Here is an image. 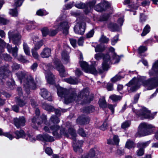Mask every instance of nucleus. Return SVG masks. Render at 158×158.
Segmentation results:
<instances>
[{
    "mask_svg": "<svg viewBox=\"0 0 158 158\" xmlns=\"http://www.w3.org/2000/svg\"><path fill=\"white\" fill-rule=\"evenodd\" d=\"M99 104L100 107L102 108H105L107 107L106 101L104 98L100 99Z\"/></svg>",
    "mask_w": 158,
    "mask_h": 158,
    "instance_id": "obj_41",
    "label": "nucleus"
},
{
    "mask_svg": "<svg viewBox=\"0 0 158 158\" xmlns=\"http://www.w3.org/2000/svg\"><path fill=\"white\" fill-rule=\"evenodd\" d=\"M115 75L114 77L111 79V81L113 82H115L117 81H119L121 79L123 78L119 74V73Z\"/></svg>",
    "mask_w": 158,
    "mask_h": 158,
    "instance_id": "obj_49",
    "label": "nucleus"
},
{
    "mask_svg": "<svg viewBox=\"0 0 158 158\" xmlns=\"http://www.w3.org/2000/svg\"><path fill=\"white\" fill-rule=\"evenodd\" d=\"M94 107L92 106H90L85 107L84 109V111L87 113H90L94 112Z\"/></svg>",
    "mask_w": 158,
    "mask_h": 158,
    "instance_id": "obj_46",
    "label": "nucleus"
},
{
    "mask_svg": "<svg viewBox=\"0 0 158 158\" xmlns=\"http://www.w3.org/2000/svg\"><path fill=\"white\" fill-rule=\"evenodd\" d=\"M94 9L98 12H102L104 10V7L103 6L102 3H100L94 7Z\"/></svg>",
    "mask_w": 158,
    "mask_h": 158,
    "instance_id": "obj_36",
    "label": "nucleus"
},
{
    "mask_svg": "<svg viewBox=\"0 0 158 158\" xmlns=\"http://www.w3.org/2000/svg\"><path fill=\"white\" fill-rule=\"evenodd\" d=\"M45 125L44 127V131L50 133L52 131L53 135L57 138H60L62 135H64L67 138L72 139L73 140V146L74 151L81 153L82 152L83 150L81 148L83 141L82 140H77L75 138L77 135L75 131L72 127L69 128L68 132H67L64 128H60L58 125L50 126L49 123H45Z\"/></svg>",
    "mask_w": 158,
    "mask_h": 158,
    "instance_id": "obj_2",
    "label": "nucleus"
},
{
    "mask_svg": "<svg viewBox=\"0 0 158 158\" xmlns=\"http://www.w3.org/2000/svg\"><path fill=\"white\" fill-rule=\"evenodd\" d=\"M36 139L43 142H52L54 140L53 137L46 134L38 135L36 136Z\"/></svg>",
    "mask_w": 158,
    "mask_h": 158,
    "instance_id": "obj_20",
    "label": "nucleus"
},
{
    "mask_svg": "<svg viewBox=\"0 0 158 158\" xmlns=\"http://www.w3.org/2000/svg\"><path fill=\"white\" fill-rule=\"evenodd\" d=\"M122 97L120 96H117L115 94H113L110 97V98L114 102L118 101L122 99Z\"/></svg>",
    "mask_w": 158,
    "mask_h": 158,
    "instance_id": "obj_44",
    "label": "nucleus"
},
{
    "mask_svg": "<svg viewBox=\"0 0 158 158\" xmlns=\"http://www.w3.org/2000/svg\"><path fill=\"white\" fill-rule=\"evenodd\" d=\"M85 23L84 22H80L76 24L74 27V30L76 34L83 35L85 30Z\"/></svg>",
    "mask_w": 158,
    "mask_h": 158,
    "instance_id": "obj_15",
    "label": "nucleus"
},
{
    "mask_svg": "<svg viewBox=\"0 0 158 158\" xmlns=\"http://www.w3.org/2000/svg\"><path fill=\"white\" fill-rule=\"evenodd\" d=\"M149 74L150 76L158 77V60L153 63L152 69L149 71Z\"/></svg>",
    "mask_w": 158,
    "mask_h": 158,
    "instance_id": "obj_21",
    "label": "nucleus"
},
{
    "mask_svg": "<svg viewBox=\"0 0 158 158\" xmlns=\"http://www.w3.org/2000/svg\"><path fill=\"white\" fill-rule=\"evenodd\" d=\"M23 48L24 52L26 55L29 56L30 55V52L29 48L27 43L24 42L23 44Z\"/></svg>",
    "mask_w": 158,
    "mask_h": 158,
    "instance_id": "obj_42",
    "label": "nucleus"
},
{
    "mask_svg": "<svg viewBox=\"0 0 158 158\" xmlns=\"http://www.w3.org/2000/svg\"><path fill=\"white\" fill-rule=\"evenodd\" d=\"M108 26L113 31H117L118 29V26L116 23H110L109 24Z\"/></svg>",
    "mask_w": 158,
    "mask_h": 158,
    "instance_id": "obj_39",
    "label": "nucleus"
},
{
    "mask_svg": "<svg viewBox=\"0 0 158 158\" xmlns=\"http://www.w3.org/2000/svg\"><path fill=\"white\" fill-rule=\"evenodd\" d=\"M150 26L148 24H147L143 29V32L141 34V36H145L150 32Z\"/></svg>",
    "mask_w": 158,
    "mask_h": 158,
    "instance_id": "obj_32",
    "label": "nucleus"
},
{
    "mask_svg": "<svg viewBox=\"0 0 158 158\" xmlns=\"http://www.w3.org/2000/svg\"><path fill=\"white\" fill-rule=\"evenodd\" d=\"M123 4L124 5L129 4L128 7L131 8L130 10L126 9V10L132 11L134 15L136 14V12L134 11V10H137L138 9V4L137 3H133L132 0H124Z\"/></svg>",
    "mask_w": 158,
    "mask_h": 158,
    "instance_id": "obj_18",
    "label": "nucleus"
},
{
    "mask_svg": "<svg viewBox=\"0 0 158 158\" xmlns=\"http://www.w3.org/2000/svg\"><path fill=\"white\" fill-rule=\"evenodd\" d=\"M13 121L15 125L17 128H19L25 125L26 120L24 117L21 116L14 118Z\"/></svg>",
    "mask_w": 158,
    "mask_h": 158,
    "instance_id": "obj_19",
    "label": "nucleus"
},
{
    "mask_svg": "<svg viewBox=\"0 0 158 158\" xmlns=\"http://www.w3.org/2000/svg\"><path fill=\"white\" fill-rule=\"evenodd\" d=\"M102 57L103 60L102 63L103 69H98V73H102L104 70H107L109 68L111 62L110 56L107 54L105 55L101 53H99L96 54L94 56L95 59L97 60L100 59Z\"/></svg>",
    "mask_w": 158,
    "mask_h": 158,
    "instance_id": "obj_4",
    "label": "nucleus"
},
{
    "mask_svg": "<svg viewBox=\"0 0 158 158\" xmlns=\"http://www.w3.org/2000/svg\"><path fill=\"white\" fill-rule=\"evenodd\" d=\"M156 114V112L151 113L150 111L146 107L139 106V117L141 119H152L154 118Z\"/></svg>",
    "mask_w": 158,
    "mask_h": 158,
    "instance_id": "obj_7",
    "label": "nucleus"
},
{
    "mask_svg": "<svg viewBox=\"0 0 158 158\" xmlns=\"http://www.w3.org/2000/svg\"><path fill=\"white\" fill-rule=\"evenodd\" d=\"M144 84L148 90L152 89L158 86V79L156 77L150 78L145 81Z\"/></svg>",
    "mask_w": 158,
    "mask_h": 158,
    "instance_id": "obj_13",
    "label": "nucleus"
},
{
    "mask_svg": "<svg viewBox=\"0 0 158 158\" xmlns=\"http://www.w3.org/2000/svg\"><path fill=\"white\" fill-rule=\"evenodd\" d=\"M49 122H52L53 123H58L60 122L59 118L56 116L52 115L51 116L49 120Z\"/></svg>",
    "mask_w": 158,
    "mask_h": 158,
    "instance_id": "obj_35",
    "label": "nucleus"
},
{
    "mask_svg": "<svg viewBox=\"0 0 158 158\" xmlns=\"http://www.w3.org/2000/svg\"><path fill=\"white\" fill-rule=\"evenodd\" d=\"M42 107L44 109L49 112H52L54 110V108L52 106L45 102L42 103Z\"/></svg>",
    "mask_w": 158,
    "mask_h": 158,
    "instance_id": "obj_33",
    "label": "nucleus"
},
{
    "mask_svg": "<svg viewBox=\"0 0 158 158\" xmlns=\"http://www.w3.org/2000/svg\"><path fill=\"white\" fill-rule=\"evenodd\" d=\"M14 133L15 135V138L17 139L20 138H24L26 137L24 131L22 130L20 131H16Z\"/></svg>",
    "mask_w": 158,
    "mask_h": 158,
    "instance_id": "obj_29",
    "label": "nucleus"
},
{
    "mask_svg": "<svg viewBox=\"0 0 158 158\" xmlns=\"http://www.w3.org/2000/svg\"><path fill=\"white\" fill-rule=\"evenodd\" d=\"M48 14V13L46 11L43 9H40L36 12L37 15L40 16L46 15Z\"/></svg>",
    "mask_w": 158,
    "mask_h": 158,
    "instance_id": "obj_48",
    "label": "nucleus"
},
{
    "mask_svg": "<svg viewBox=\"0 0 158 158\" xmlns=\"http://www.w3.org/2000/svg\"><path fill=\"white\" fill-rule=\"evenodd\" d=\"M6 43L0 38V57H1V53L3 52V48L6 45Z\"/></svg>",
    "mask_w": 158,
    "mask_h": 158,
    "instance_id": "obj_45",
    "label": "nucleus"
},
{
    "mask_svg": "<svg viewBox=\"0 0 158 158\" xmlns=\"http://www.w3.org/2000/svg\"><path fill=\"white\" fill-rule=\"evenodd\" d=\"M95 51L96 52H102L104 50V48L100 45H98L95 47Z\"/></svg>",
    "mask_w": 158,
    "mask_h": 158,
    "instance_id": "obj_59",
    "label": "nucleus"
},
{
    "mask_svg": "<svg viewBox=\"0 0 158 158\" xmlns=\"http://www.w3.org/2000/svg\"><path fill=\"white\" fill-rule=\"evenodd\" d=\"M109 51L113 53V61H112V63H113L114 64L118 63L119 61L120 58L119 56L117 55L114 52V49L113 47H111L109 48Z\"/></svg>",
    "mask_w": 158,
    "mask_h": 158,
    "instance_id": "obj_27",
    "label": "nucleus"
},
{
    "mask_svg": "<svg viewBox=\"0 0 158 158\" xmlns=\"http://www.w3.org/2000/svg\"><path fill=\"white\" fill-rule=\"evenodd\" d=\"M57 89L58 95L61 98H64V102L66 104L75 101L78 104H83L89 103L93 99V95H89V92L87 88L81 91L77 96L74 89L68 90L59 87Z\"/></svg>",
    "mask_w": 158,
    "mask_h": 158,
    "instance_id": "obj_1",
    "label": "nucleus"
},
{
    "mask_svg": "<svg viewBox=\"0 0 158 158\" xmlns=\"http://www.w3.org/2000/svg\"><path fill=\"white\" fill-rule=\"evenodd\" d=\"M43 67L45 71V77L48 82L50 84H53L55 82V78L54 75L49 71L51 68V64H47L44 63Z\"/></svg>",
    "mask_w": 158,
    "mask_h": 158,
    "instance_id": "obj_8",
    "label": "nucleus"
},
{
    "mask_svg": "<svg viewBox=\"0 0 158 158\" xmlns=\"http://www.w3.org/2000/svg\"><path fill=\"white\" fill-rule=\"evenodd\" d=\"M43 36L45 37L49 34V29L47 27H44L41 29Z\"/></svg>",
    "mask_w": 158,
    "mask_h": 158,
    "instance_id": "obj_47",
    "label": "nucleus"
},
{
    "mask_svg": "<svg viewBox=\"0 0 158 158\" xmlns=\"http://www.w3.org/2000/svg\"><path fill=\"white\" fill-rule=\"evenodd\" d=\"M3 135L7 137L10 140H12L14 138V136L9 132H6L3 134Z\"/></svg>",
    "mask_w": 158,
    "mask_h": 158,
    "instance_id": "obj_64",
    "label": "nucleus"
},
{
    "mask_svg": "<svg viewBox=\"0 0 158 158\" xmlns=\"http://www.w3.org/2000/svg\"><path fill=\"white\" fill-rule=\"evenodd\" d=\"M96 2V1L95 0H93L91 2L87 3L86 4L85 9L84 10L85 13L87 14L93 10Z\"/></svg>",
    "mask_w": 158,
    "mask_h": 158,
    "instance_id": "obj_23",
    "label": "nucleus"
},
{
    "mask_svg": "<svg viewBox=\"0 0 158 158\" xmlns=\"http://www.w3.org/2000/svg\"><path fill=\"white\" fill-rule=\"evenodd\" d=\"M80 64L81 67L85 72L94 75H96L98 73V72L94 66L92 65L89 67L87 63L84 61H80Z\"/></svg>",
    "mask_w": 158,
    "mask_h": 158,
    "instance_id": "obj_12",
    "label": "nucleus"
},
{
    "mask_svg": "<svg viewBox=\"0 0 158 158\" xmlns=\"http://www.w3.org/2000/svg\"><path fill=\"white\" fill-rule=\"evenodd\" d=\"M35 113L36 116H34L31 119V126L34 129L36 130L38 127H41L43 121H38L39 118V116L40 114V111L39 109H36Z\"/></svg>",
    "mask_w": 158,
    "mask_h": 158,
    "instance_id": "obj_10",
    "label": "nucleus"
},
{
    "mask_svg": "<svg viewBox=\"0 0 158 158\" xmlns=\"http://www.w3.org/2000/svg\"><path fill=\"white\" fill-rule=\"evenodd\" d=\"M26 137L25 138H24L26 139L27 140H29L32 142H34L36 140L35 137H33V135H32L28 134H26Z\"/></svg>",
    "mask_w": 158,
    "mask_h": 158,
    "instance_id": "obj_50",
    "label": "nucleus"
},
{
    "mask_svg": "<svg viewBox=\"0 0 158 158\" xmlns=\"http://www.w3.org/2000/svg\"><path fill=\"white\" fill-rule=\"evenodd\" d=\"M54 65L53 67L56 68V69L59 72L61 77H64L65 69L64 66L61 63L59 59H56L54 60Z\"/></svg>",
    "mask_w": 158,
    "mask_h": 158,
    "instance_id": "obj_16",
    "label": "nucleus"
},
{
    "mask_svg": "<svg viewBox=\"0 0 158 158\" xmlns=\"http://www.w3.org/2000/svg\"><path fill=\"white\" fill-rule=\"evenodd\" d=\"M18 50V48L17 46H15L14 48H13L10 53H11L13 56L15 58L17 56Z\"/></svg>",
    "mask_w": 158,
    "mask_h": 158,
    "instance_id": "obj_52",
    "label": "nucleus"
},
{
    "mask_svg": "<svg viewBox=\"0 0 158 158\" xmlns=\"http://www.w3.org/2000/svg\"><path fill=\"white\" fill-rule=\"evenodd\" d=\"M131 124V123L130 121H126L122 123L121 125V127L123 129H125L129 127Z\"/></svg>",
    "mask_w": 158,
    "mask_h": 158,
    "instance_id": "obj_53",
    "label": "nucleus"
},
{
    "mask_svg": "<svg viewBox=\"0 0 158 158\" xmlns=\"http://www.w3.org/2000/svg\"><path fill=\"white\" fill-rule=\"evenodd\" d=\"M135 146V144L134 142L131 140H128L126 142L125 145V147L129 149L134 148Z\"/></svg>",
    "mask_w": 158,
    "mask_h": 158,
    "instance_id": "obj_37",
    "label": "nucleus"
},
{
    "mask_svg": "<svg viewBox=\"0 0 158 158\" xmlns=\"http://www.w3.org/2000/svg\"><path fill=\"white\" fill-rule=\"evenodd\" d=\"M40 94L45 99H47L49 101H52V97L49 96L48 92L46 89L44 88L41 89Z\"/></svg>",
    "mask_w": 158,
    "mask_h": 158,
    "instance_id": "obj_24",
    "label": "nucleus"
},
{
    "mask_svg": "<svg viewBox=\"0 0 158 158\" xmlns=\"http://www.w3.org/2000/svg\"><path fill=\"white\" fill-rule=\"evenodd\" d=\"M14 6L16 7L21 6L24 0H14Z\"/></svg>",
    "mask_w": 158,
    "mask_h": 158,
    "instance_id": "obj_57",
    "label": "nucleus"
},
{
    "mask_svg": "<svg viewBox=\"0 0 158 158\" xmlns=\"http://www.w3.org/2000/svg\"><path fill=\"white\" fill-rule=\"evenodd\" d=\"M15 101L16 104L20 107L24 106L27 103V101L25 99H22L21 97H16Z\"/></svg>",
    "mask_w": 158,
    "mask_h": 158,
    "instance_id": "obj_31",
    "label": "nucleus"
},
{
    "mask_svg": "<svg viewBox=\"0 0 158 158\" xmlns=\"http://www.w3.org/2000/svg\"><path fill=\"white\" fill-rule=\"evenodd\" d=\"M140 5L143 7L148 6L150 4V2L149 0H139Z\"/></svg>",
    "mask_w": 158,
    "mask_h": 158,
    "instance_id": "obj_38",
    "label": "nucleus"
},
{
    "mask_svg": "<svg viewBox=\"0 0 158 158\" xmlns=\"http://www.w3.org/2000/svg\"><path fill=\"white\" fill-rule=\"evenodd\" d=\"M59 31L56 28V30L51 29H49V35L51 36H53L56 35Z\"/></svg>",
    "mask_w": 158,
    "mask_h": 158,
    "instance_id": "obj_58",
    "label": "nucleus"
},
{
    "mask_svg": "<svg viewBox=\"0 0 158 158\" xmlns=\"http://www.w3.org/2000/svg\"><path fill=\"white\" fill-rule=\"evenodd\" d=\"M51 51L50 48H44L40 53L41 56L43 58H46L51 56Z\"/></svg>",
    "mask_w": 158,
    "mask_h": 158,
    "instance_id": "obj_26",
    "label": "nucleus"
},
{
    "mask_svg": "<svg viewBox=\"0 0 158 158\" xmlns=\"http://www.w3.org/2000/svg\"><path fill=\"white\" fill-rule=\"evenodd\" d=\"M119 141V139L118 135H114L113 140L111 139L108 140L107 143L109 144H115L118 145Z\"/></svg>",
    "mask_w": 158,
    "mask_h": 158,
    "instance_id": "obj_30",
    "label": "nucleus"
},
{
    "mask_svg": "<svg viewBox=\"0 0 158 158\" xmlns=\"http://www.w3.org/2000/svg\"><path fill=\"white\" fill-rule=\"evenodd\" d=\"M16 75L20 82L23 83L24 89L27 94L30 93L31 89H35L36 88L33 78L31 76H27L26 72H19Z\"/></svg>",
    "mask_w": 158,
    "mask_h": 158,
    "instance_id": "obj_3",
    "label": "nucleus"
},
{
    "mask_svg": "<svg viewBox=\"0 0 158 158\" xmlns=\"http://www.w3.org/2000/svg\"><path fill=\"white\" fill-rule=\"evenodd\" d=\"M150 143L151 141L149 140L139 143V156H142L144 154V149L147 147Z\"/></svg>",
    "mask_w": 158,
    "mask_h": 158,
    "instance_id": "obj_22",
    "label": "nucleus"
},
{
    "mask_svg": "<svg viewBox=\"0 0 158 158\" xmlns=\"http://www.w3.org/2000/svg\"><path fill=\"white\" fill-rule=\"evenodd\" d=\"M99 40L101 43L107 44L109 41V39L104 35H102Z\"/></svg>",
    "mask_w": 158,
    "mask_h": 158,
    "instance_id": "obj_43",
    "label": "nucleus"
},
{
    "mask_svg": "<svg viewBox=\"0 0 158 158\" xmlns=\"http://www.w3.org/2000/svg\"><path fill=\"white\" fill-rule=\"evenodd\" d=\"M118 35H116L113 38L111 39V44L113 45H114L118 42Z\"/></svg>",
    "mask_w": 158,
    "mask_h": 158,
    "instance_id": "obj_61",
    "label": "nucleus"
},
{
    "mask_svg": "<svg viewBox=\"0 0 158 158\" xmlns=\"http://www.w3.org/2000/svg\"><path fill=\"white\" fill-rule=\"evenodd\" d=\"M18 60L23 63H27L29 62V61L27 60L25 57L22 55H20L17 58Z\"/></svg>",
    "mask_w": 158,
    "mask_h": 158,
    "instance_id": "obj_55",
    "label": "nucleus"
},
{
    "mask_svg": "<svg viewBox=\"0 0 158 158\" xmlns=\"http://www.w3.org/2000/svg\"><path fill=\"white\" fill-rule=\"evenodd\" d=\"M8 35L9 39L12 40L14 44L18 45L21 43L22 36L18 31H10L8 32Z\"/></svg>",
    "mask_w": 158,
    "mask_h": 158,
    "instance_id": "obj_9",
    "label": "nucleus"
},
{
    "mask_svg": "<svg viewBox=\"0 0 158 158\" xmlns=\"http://www.w3.org/2000/svg\"><path fill=\"white\" fill-rule=\"evenodd\" d=\"M37 50L34 49H32L31 50V52L33 56L35 59H38L39 57Z\"/></svg>",
    "mask_w": 158,
    "mask_h": 158,
    "instance_id": "obj_63",
    "label": "nucleus"
},
{
    "mask_svg": "<svg viewBox=\"0 0 158 158\" xmlns=\"http://www.w3.org/2000/svg\"><path fill=\"white\" fill-rule=\"evenodd\" d=\"M129 88V92H133L137 90L138 88V78L134 77L126 85Z\"/></svg>",
    "mask_w": 158,
    "mask_h": 158,
    "instance_id": "obj_11",
    "label": "nucleus"
},
{
    "mask_svg": "<svg viewBox=\"0 0 158 158\" xmlns=\"http://www.w3.org/2000/svg\"><path fill=\"white\" fill-rule=\"evenodd\" d=\"M75 6L77 8L79 9H83L85 8V9L86 4L82 2H79L76 3Z\"/></svg>",
    "mask_w": 158,
    "mask_h": 158,
    "instance_id": "obj_54",
    "label": "nucleus"
},
{
    "mask_svg": "<svg viewBox=\"0 0 158 158\" xmlns=\"http://www.w3.org/2000/svg\"><path fill=\"white\" fill-rule=\"evenodd\" d=\"M35 23L34 22L29 21L28 25L26 27V29L28 30L34 29L36 27Z\"/></svg>",
    "mask_w": 158,
    "mask_h": 158,
    "instance_id": "obj_40",
    "label": "nucleus"
},
{
    "mask_svg": "<svg viewBox=\"0 0 158 158\" xmlns=\"http://www.w3.org/2000/svg\"><path fill=\"white\" fill-rule=\"evenodd\" d=\"M155 127L152 125L143 122L139 126V137L144 136L150 135L153 132Z\"/></svg>",
    "mask_w": 158,
    "mask_h": 158,
    "instance_id": "obj_5",
    "label": "nucleus"
},
{
    "mask_svg": "<svg viewBox=\"0 0 158 158\" xmlns=\"http://www.w3.org/2000/svg\"><path fill=\"white\" fill-rule=\"evenodd\" d=\"M156 114V112L151 113L150 111L146 107L139 106V117L141 119H152L154 118Z\"/></svg>",
    "mask_w": 158,
    "mask_h": 158,
    "instance_id": "obj_6",
    "label": "nucleus"
},
{
    "mask_svg": "<svg viewBox=\"0 0 158 158\" xmlns=\"http://www.w3.org/2000/svg\"><path fill=\"white\" fill-rule=\"evenodd\" d=\"M62 59L63 60L64 63L67 64L70 61L69 53L66 50H64L61 53Z\"/></svg>",
    "mask_w": 158,
    "mask_h": 158,
    "instance_id": "obj_28",
    "label": "nucleus"
},
{
    "mask_svg": "<svg viewBox=\"0 0 158 158\" xmlns=\"http://www.w3.org/2000/svg\"><path fill=\"white\" fill-rule=\"evenodd\" d=\"M43 45V42L42 41H39L35 45V46L32 49L37 50L39 49Z\"/></svg>",
    "mask_w": 158,
    "mask_h": 158,
    "instance_id": "obj_56",
    "label": "nucleus"
},
{
    "mask_svg": "<svg viewBox=\"0 0 158 158\" xmlns=\"http://www.w3.org/2000/svg\"><path fill=\"white\" fill-rule=\"evenodd\" d=\"M9 13L10 15L13 17L17 16L18 14L17 9L16 8L10 10Z\"/></svg>",
    "mask_w": 158,
    "mask_h": 158,
    "instance_id": "obj_51",
    "label": "nucleus"
},
{
    "mask_svg": "<svg viewBox=\"0 0 158 158\" xmlns=\"http://www.w3.org/2000/svg\"><path fill=\"white\" fill-rule=\"evenodd\" d=\"M87 155L89 157H93L95 156V150L94 148H91L90 150L89 153Z\"/></svg>",
    "mask_w": 158,
    "mask_h": 158,
    "instance_id": "obj_60",
    "label": "nucleus"
},
{
    "mask_svg": "<svg viewBox=\"0 0 158 158\" xmlns=\"http://www.w3.org/2000/svg\"><path fill=\"white\" fill-rule=\"evenodd\" d=\"M64 81L69 84H76L78 83V80L76 78L73 79L71 77L68 78H65Z\"/></svg>",
    "mask_w": 158,
    "mask_h": 158,
    "instance_id": "obj_34",
    "label": "nucleus"
},
{
    "mask_svg": "<svg viewBox=\"0 0 158 158\" xmlns=\"http://www.w3.org/2000/svg\"><path fill=\"white\" fill-rule=\"evenodd\" d=\"M53 27L59 31L63 30V33L67 35L68 33L69 25L68 22L65 21L60 23V25H58V23H55Z\"/></svg>",
    "mask_w": 158,
    "mask_h": 158,
    "instance_id": "obj_14",
    "label": "nucleus"
},
{
    "mask_svg": "<svg viewBox=\"0 0 158 158\" xmlns=\"http://www.w3.org/2000/svg\"><path fill=\"white\" fill-rule=\"evenodd\" d=\"M89 121L90 119L88 117L82 116L79 117L77 118V122L81 125H83L89 123Z\"/></svg>",
    "mask_w": 158,
    "mask_h": 158,
    "instance_id": "obj_25",
    "label": "nucleus"
},
{
    "mask_svg": "<svg viewBox=\"0 0 158 158\" xmlns=\"http://www.w3.org/2000/svg\"><path fill=\"white\" fill-rule=\"evenodd\" d=\"M10 75L11 73L9 70L8 66L0 68V82L2 81L1 78L4 79Z\"/></svg>",
    "mask_w": 158,
    "mask_h": 158,
    "instance_id": "obj_17",
    "label": "nucleus"
},
{
    "mask_svg": "<svg viewBox=\"0 0 158 158\" xmlns=\"http://www.w3.org/2000/svg\"><path fill=\"white\" fill-rule=\"evenodd\" d=\"M20 67V65L16 63H13L12 65L11 66L12 70L13 71L19 69Z\"/></svg>",
    "mask_w": 158,
    "mask_h": 158,
    "instance_id": "obj_62",
    "label": "nucleus"
}]
</instances>
